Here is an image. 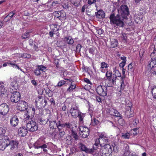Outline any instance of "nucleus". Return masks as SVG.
<instances>
[{
  "label": "nucleus",
  "instance_id": "nucleus-1",
  "mask_svg": "<svg viewBox=\"0 0 156 156\" xmlns=\"http://www.w3.org/2000/svg\"><path fill=\"white\" fill-rule=\"evenodd\" d=\"M120 11L118 10V14L115 16L114 14H112L110 16L109 19L112 25H115L117 27H122L124 25V19L127 17L129 12V9L126 5H122L120 7Z\"/></svg>",
  "mask_w": 156,
  "mask_h": 156
},
{
  "label": "nucleus",
  "instance_id": "nucleus-2",
  "mask_svg": "<svg viewBox=\"0 0 156 156\" xmlns=\"http://www.w3.org/2000/svg\"><path fill=\"white\" fill-rule=\"evenodd\" d=\"M94 150H96V152L101 156H110V154L112 151V147L109 144L103 146H99L97 149Z\"/></svg>",
  "mask_w": 156,
  "mask_h": 156
},
{
  "label": "nucleus",
  "instance_id": "nucleus-3",
  "mask_svg": "<svg viewBox=\"0 0 156 156\" xmlns=\"http://www.w3.org/2000/svg\"><path fill=\"white\" fill-rule=\"evenodd\" d=\"M70 113L71 115L73 118H76L78 117L79 121L81 122L83 121L84 115L80 112L78 105H77L76 103H74L71 106L70 110Z\"/></svg>",
  "mask_w": 156,
  "mask_h": 156
},
{
  "label": "nucleus",
  "instance_id": "nucleus-4",
  "mask_svg": "<svg viewBox=\"0 0 156 156\" xmlns=\"http://www.w3.org/2000/svg\"><path fill=\"white\" fill-rule=\"evenodd\" d=\"M108 137L102 134L100 135L99 138H97L94 145V149H97L99 146H103L107 144L108 142Z\"/></svg>",
  "mask_w": 156,
  "mask_h": 156
},
{
  "label": "nucleus",
  "instance_id": "nucleus-5",
  "mask_svg": "<svg viewBox=\"0 0 156 156\" xmlns=\"http://www.w3.org/2000/svg\"><path fill=\"white\" fill-rule=\"evenodd\" d=\"M27 127L30 132H35L38 129V125L36 122L33 120L29 121L27 124Z\"/></svg>",
  "mask_w": 156,
  "mask_h": 156
},
{
  "label": "nucleus",
  "instance_id": "nucleus-6",
  "mask_svg": "<svg viewBox=\"0 0 156 156\" xmlns=\"http://www.w3.org/2000/svg\"><path fill=\"white\" fill-rule=\"evenodd\" d=\"M10 91L12 93L10 97L11 101L16 103L19 101L21 98V95L19 92L16 91L12 92L10 90Z\"/></svg>",
  "mask_w": 156,
  "mask_h": 156
},
{
  "label": "nucleus",
  "instance_id": "nucleus-7",
  "mask_svg": "<svg viewBox=\"0 0 156 156\" xmlns=\"http://www.w3.org/2000/svg\"><path fill=\"white\" fill-rule=\"evenodd\" d=\"M80 134L83 138L87 137L89 134V130L86 127L80 126L79 127Z\"/></svg>",
  "mask_w": 156,
  "mask_h": 156
},
{
  "label": "nucleus",
  "instance_id": "nucleus-8",
  "mask_svg": "<svg viewBox=\"0 0 156 156\" xmlns=\"http://www.w3.org/2000/svg\"><path fill=\"white\" fill-rule=\"evenodd\" d=\"M96 90L97 93L101 96L104 97L107 95V88L105 86H98L97 87Z\"/></svg>",
  "mask_w": 156,
  "mask_h": 156
},
{
  "label": "nucleus",
  "instance_id": "nucleus-9",
  "mask_svg": "<svg viewBox=\"0 0 156 156\" xmlns=\"http://www.w3.org/2000/svg\"><path fill=\"white\" fill-rule=\"evenodd\" d=\"M9 138L7 136H3L0 139V150L3 151L8 146Z\"/></svg>",
  "mask_w": 156,
  "mask_h": 156
},
{
  "label": "nucleus",
  "instance_id": "nucleus-10",
  "mask_svg": "<svg viewBox=\"0 0 156 156\" xmlns=\"http://www.w3.org/2000/svg\"><path fill=\"white\" fill-rule=\"evenodd\" d=\"M9 110L8 105L5 103L0 105V114L3 115H5L8 112Z\"/></svg>",
  "mask_w": 156,
  "mask_h": 156
},
{
  "label": "nucleus",
  "instance_id": "nucleus-11",
  "mask_svg": "<svg viewBox=\"0 0 156 156\" xmlns=\"http://www.w3.org/2000/svg\"><path fill=\"white\" fill-rule=\"evenodd\" d=\"M54 16L61 20H63L66 19V14L63 11H55L54 13Z\"/></svg>",
  "mask_w": 156,
  "mask_h": 156
},
{
  "label": "nucleus",
  "instance_id": "nucleus-12",
  "mask_svg": "<svg viewBox=\"0 0 156 156\" xmlns=\"http://www.w3.org/2000/svg\"><path fill=\"white\" fill-rule=\"evenodd\" d=\"M17 109L20 111H24L27 108V103L24 101H20L17 103Z\"/></svg>",
  "mask_w": 156,
  "mask_h": 156
},
{
  "label": "nucleus",
  "instance_id": "nucleus-13",
  "mask_svg": "<svg viewBox=\"0 0 156 156\" xmlns=\"http://www.w3.org/2000/svg\"><path fill=\"white\" fill-rule=\"evenodd\" d=\"M132 106V104L130 102H129L128 105H126V110L125 112V114L126 117L128 118L132 117L133 116V112L131 111Z\"/></svg>",
  "mask_w": 156,
  "mask_h": 156
},
{
  "label": "nucleus",
  "instance_id": "nucleus-14",
  "mask_svg": "<svg viewBox=\"0 0 156 156\" xmlns=\"http://www.w3.org/2000/svg\"><path fill=\"white\" fill-rule=\"evenodd\" d=\"M116 80V77L107 78L105 81V86L107 87H113L115 84Z\"/></svg>",
  "mask_w": 156,
  "mask_h": 156
},
{
  "label": "nucleus",
  "instance_id": "nucleus-15",
  "mask_svg": "<svg viewBox=\"0 0 156 156\" xmlns=\"http://www.w3.org/2000/svg\"><path fill=\"white\" fill-rule=\"evenodd\" d=\"M79 147L81 151L87 153H90L94 152V150L87 148L84 144L80 143L78 144Z\"/></svg>",
  "mask_w": 156,
  "mask_h": 156
},
{
  "label": "nucleus",
  "instance_id": "nucleus-16",
  "mask_svg": "<svg viewBox=\"0 0 156 156\" xmlns=\"http://www.w3.org/2000/svg\"><path fill=\"white\" fill-rule=\"evenodd\" d=\"M28 130L27 127L25 126L21 127L18 129V134L22 137L25 136L28 133Z\"/></svg>",
  "mask_w": 156,
  "mask_h": 156
},
{
  "label": "nucleus",
  "instance_id": "nucleus-17",
  "mask_svg": "<svg viewBox=\"0 0 156 156\" xmlns=\"http://www.w3.org/2000/svg\"><path fill=\"white\" fill-rule=\"evenodd\" d=\"M10 122L12 126L15 127L18 125L19 121L16 115H14L10 119Z\"/></svg>",
  "mask_w": 156,
  "mask_h": 156
},
{
  "label": "nucleus",
  "instance_id": "nucleus-18",
  "mask_svg": "<svg viewBox=\"0 0 156 156\" xmlns=\"http://www.w3.org/2000/svg\"><path fill=\"white\" fill-rule=\"evenodd\" d=\"M8 144V146L9 145L10 147V150H13L17 148L18 143V141L16 140H11L10 141L9 138V144Z\"/></svg>",
  "mask_w": 156,
  "mask_h": 156
},
{
  "label": "nucleus",
  "instance_id": "nucleus-19",
  "mask_svg": "<svg viewBox=\"0 0 156 156\" xmlns=\"http://www.w3.org/2000/svg\"><path fill=\"white\" fill-rule=\"evenodd\" d=\"M7 91V88L4 87L3 83L0 82V96H2L5 95Z\"/></svg>",
  "mask_w": 156,
  "mask_h": 156
},
{
  "label": "nucleus",
  "instance_id": "nucleus-20",
  "mask_svg": "<svg viewBox=\"0 0 156 156\" xmlns=\"http://www.w3.org/2000/svg\"><path fill=\"white\" fill-rule=\"evenodd\" d=\"M34 147L35 148L39 149L41 148L42 147L45 148L46 147V144H42L41 143V141L37 140L34 144Z\"/></svg>",
  "mask_w": 156,
  "mask_h": 156
},
{
  "label": "nucleus",
  "instance_id": "nucleus-21",
  "mask_svg": "<svg viewBox=\"0 0 156 156\" xmlns=\"http://www.w3.org/2000/svg\"><path fill=\"white\" fill-rule=\"evenodd\" d=\"M151 47L154 49L151 55V59H156V44L152 45Z\"/></svg>",
  "mask_w": 156,
  "mask_h": 156
},
{
  "label": "nucleus",
  "instance_id": "nucleus-22",
  "mask_svg": "<svg viewBox=\"0 0 156 156\" xmlns=\"http://www.w3.org/2000/svg\"><path fill=\"white\" fill-rule=\"evenodd\" d=\"M44 97L42 96H39L38 99L35 101L37 105H38L40 107H42V105L44 102Z\"/></svg>",
  "mask_w": 156,
  "mask_h": 156
},
{
  "label": "nucleus",
  "instance_id": "nucleus-23",
  "mask_svg": "<svg viewBox=\"0 0 156 156\" xmlns=\"http://www.w3.org/2000/svg\"><path fill=\"white\" fill-rule=\"evenodd\" d=\"M49 126L51 129H55L57 128L56 121H52L49 119Z\"/></svg>",
  "mask_w": 156,
  "mask_h": 156
},
{
  "label": "nucleus",
  "instance_id": "nucleus-24",
  "mask_svg": "<svg viewBox=\"0 0 156 156\" xmlns=\"http://www.w3.org/2000/svg\"><path fill=\"white\" fill-rule=\"evenodd\" d=\"M105 13L102 10H99L96 14V16L98 18L101 19L105 17Z\"/></svg>",
  "mask_w": 156,
  "mask_h": 156
},
{
  "label": "nucleus",
  "instance_id": "nucleus-25",
  "mask_svg": "<svg viewBox=\"0 0 156 156\" xmlns=\"http://www.w3.org/2000/svg\"><path fill=\"white\" fill-rule=\"evenodd\" d=\"M111 46L112 48H115L117 46V41L115 39H112L111 40Z\"/></svg>",
  "mask_w": 156,
  "mask_h": 156
},
{
  "label": "nucleus",
  "instance_id": "nucleus-26",
  "mask_svg": "<svg viewBox=\"0 0 156 156\" xmlns=\"http://www.w3.org/2000/svg\"><path fill=\"white\" fill-rule=\"evenodd\" d=\"M124 154L125 156L128 155L129 153V146L127 144H124Z\"/></svg>",
  "mask_w": 156,
  "mask_h": 156
},
{
  "label": "nucleus",
  "instance_id": "nucleus-27",
  "mask_svg": "<svg viewBox=\"0 0 156 156\" xmlns=\"http://www.w3.org/2000/svg\"><path fill=\"white\" fill-rule=\"evenodd\" d=\"M16 60L10 61V63H9V66H11L12 67L14 68H17L18 69H20L19 66L16 64Z\"/></svg>",
  "mask_w": 156,
  "mask_h": 156
},
{
  "label": "nucleus",
  "instance_id": "nucleus-28",
  "mask_svg": "<svg viewBox=\"0 0 156 156\" xmlns=\"http://www.w3.org/2000/svg\"><path fill=\"white\" fill-rule=\"evenodd\" d=\"M66 43L69 44H72L74 43V41L71 37L68 36L65 38Z\"/></svg>",
  "mask_w": 156,
  "mask_h": 156
},
{
  "label": "nucleus",
  "instance_id": "nucleus-29",
  "mask_svg": "<svg viewBox=\"0 0 156 156\" xmlns=\"http://www.w3.org/2000/svg\"><path fill=\"white\" fill-rule=\"evenodd\" d=\"M16 84V82L15 80H13L11 82L9 87V88L10 89V90H11L12 91L16 90L15 88Z\"/></svg>",
  "mask_w": 156,
  "mask_h": 156
},
{
  "label": "nucleus",
  "instance_id": "nucleus-30",
  "mask_svg": "<svg viewBox=\"0 0 156 156\" xmlns=\"http://www.w3.org/2000/svg\"><path fill=\"white\" fill-rule=\"evenodd\" d=\"M76 85L75 84L71 83L70 86L67 90V92H70L72 91L73 90L76 88Z\"/></svg>",
  "mask_w": 156,
  "mask_h": 156
},
{
  "label": "nucleus",
  "instance_id": "nucleus-31",
  "mask_svg": "<svg viewBox=\"0 0 156 156\" xmlns=\"http://www.w3.org/2000/svg\"><path fill=\"white\" fill-rule=\"evenodd\" d=\"M134 71L133 69V66L132 65L131 63H130L128 66V74L129 73L131 75H132L133 74Z\"/></svg>",
  "mask_w": 156,
  "mask_h": 156
},
{
  "label": "nucleus",
  "instance_id": "nucleus-32",
  "mask_svg": "<svg viewBox=\"0 0 156 156\" xmlns=\"http://www.w3.org/2000/svg\"><path fill=\"white\" fill-rule=\"evenodd\" d=\"M156 65V59H151L150 63H148L147 66L152 68Z\"/></svg>",
  "mask_w": 156,
  "mask_h": 156
},
{
  "label": "nucleus",
  "instance_id": "nucleus-33",
  "mask_svg": "<svg viewBox=\"0 0 156 156\" xmlns=\"http://www.w3.org/2000/svg\"><path fill=\"white\" fill-rule=\"evenodd\" d=\"M114 75L115 76H113L112 77H116V78L117 77H121V74L119 72V70L116 69V68H114Z\"/></svg>",
  "mask_w": 156,
  "mask_h": 156
},
{
  "label": "nucleus",
  "instance_id": "nucleus-34",
  "mask_svg": "<svg viewBox=\"0 0 156 156\" xmlns=\"http://www.w3.org/2000/svg\"><path fill=\"white\" fill-rule=\"evenodd\" d=\"M66 144L68 145H70L72 143V139L70 136H67L66 138Z\"/></svg>",
  "mask_w": 156,
  "mask_h": 156
},
{
  "label": "nucleus",
  "instance_id": "nucleus-35",
  "mask_svg": "<svg viewBox=\"0 0 156 156\" xmlns=\"http://www.w3.org/2000/svg\"><path fill=\"white\" fill-rule=\"evenodd\" d=\"M130 134L128 132L122 133V137L124 139H129L130 138Z\"/></svg>",
  "mask_w": 156,
  "mask_h": 156
},
{
  "label": "nucleus",
  "instance_id": "nucleus-36",
  "mask_svg": "<svg viewBox=\"0 0 156 156\" xmlns=\"http://www.w3.org/2000/svg\"><path fill=\"white\" fill-rule=\"evenodd\" d=\"M49 119H44L42 118H41L39 119V121L40 124L44 125L47 123L48 121H49Z\"/></svg>",
  "mask_w": 156,
  "mask_h": 156
},
{
  "label": "nucleus",
  "instance_id": "nucleus-37",
  "mask_svg": "<svg viewBox=\"0 0 156 156\" xmlns=\"http://www.w3.org/2000/svg\"><path fill=\"white\" fill-rule=\"evenodd\" d=\"M113 109L112 108H107L106 109V113L108 115H113Z\"/></svg>",
  "mask_w": 156,
  "mask_h": 156
},
{
  "label": "nucleus",
  "instance_id": "nucleus-38",
  "mask_svg": "<svg viewBox=\"0 0 156 156\" xmlns=\"http://www.w3.org/2000/svg\"><path fill=\"white\" fill-rule=\"evenodd\" d=\"M81 0H70L71 3L75 6H78L80 4Z\"/></svg>",
  "mask_w": 156,
  "mask_h": 156
},
{
  "label": "nucleus",
  "instance_id": "nucleus-39",
  "mask_svg": "<svg viewBox=\"0 0 156 156\" xmlns=\"http://www.w3.org/2000/svg\"><path fill=\"white\" fill-rule=\"evenodd\" d=\"M34 73L35 75L37 76H40L41 75V72L38 66L37 67L34 69Z\"/></svg>",
  "mask_w": 156,
  "mask_h": 156
},
{
  "label": "nucleus",
  "instance_id": "nucleus-40",
  "mask_svg": "<svg viewBox=\"0 0 156 156\" xmlns=\"http://www.w3.org/2000/svg\"><path fill=\"white\" fill-rule=\"evenodd\" d=\"M153 98L156 99V86L153 88L151 90Z\"/></svg>",
  "mask_w": 156,
  "mask_h": 156
},
{
  "label": "nucleus",
  "instance_id": "nucleus-41",
  "mask_svg": "<svg viewBox=\"0 0 156 156\" xmlns=\"http://www.w3.org/2000/svg\"><path fill=\"white\" fill-rule=\"evenodd\" d=\"M113 115H115V116L118 117H121V115L120 114V113L118 112V111L115 110L114 109H113Z\"/></svg>",
  "mask_w": 156,
  "mask_h": 156
},
{
  "label": "nucleus",
  "instance_id": "nucleus-42",
  "mask_svg": "<svg viewBox=\"0 0 156 156\" xmlns=\"http://www.w3.org/2000/svg\"><path fill=\"white\" fill-rule=\"evenodd\" d=\"M101 68L104 69L108 68L109 66V65L105 62H102L101 63Z\"/></svg>",
  "mask_w": 156,
  "mask_h": 156
},
{
  "label": "nucleus",
  "instance_id": "nucleus-43",
  "mask_svg": "<svg viewBox=\"0 0 156 156\" xmlns=\"http://www.w3.org/2000/svg\"><path fill=\"white\" fill-rule=\"evenodd\" d=\"M118 120V122L119 124L123 126L125 124V121L122 118V116Z\"/></svg>",
  "mask_w": 156,
  "mask_h": 156
},
{
  "label": "nucleus",
  "instance_id": "nucleus-44",
  "mask_svg": "<svg viewBox=\"0 0 156 156\" xmlns=\"http://www.w3.org/2000/svg\"><path fill=\"white\" fill-rule=\"evenodd\" d=\"M41 71L45 72L46 70V67L43 65L38 66Z\"/></svg>",
  "mask_w": 156,
  "mask_h": 156
},
{
  "label": "nucleus",
  "instance_id": "nucleus-45",
  "mask_svg": "<svg viewBox=\"0 0 156 156\" xmlns=\"http://www.w3.org/2000/svg\"><path fill=\"white\" fill-rule=\"evenodd\" d=\"M112 73L111 71H108L106 73V76L107 78H112Z\"/></svg>",
  "mask_w": 156,
  "mask_h": 156
},
{
  "label": "nucleus",
  "instance_id": "nucleus-46",
  "mask_svg": "<svg viewBox=\"0 0 156 156\" xmlns=\"http://www.w3.org/2000/svg\"><path fill=\"white\" fill-rule=\"evenodd\" d=\"M6 129L5 128L0 127V134H4L6 132Z\"/></svg>",
  "mask_w": 156,
  "mask_h": 156
},
{
  "label": "nucleus",
  "instance_id": "nucleus-47",
  "mask_svg": "<svg viewBox=\"0 0 156 156\" xmlns=\"http://www.w3.org/2000/svg\"><path fill=\"white\" fill-rule=\"evenodd\" d=\"M30 36L29 32H25L22 36V37L23 39H26L29 37Z\"/></svg>",
  "mask_w": 156,
  "mask_h": 156
},
{
  "label": "nucleus",
  "instance_id": "nucleus-48",
  "mask_svg": "<svg viewBox=\"0 0 156 156\" xmlns=\"http://www.w3.org/2000/svg\"><path fill=\"white\" fill-rule=\"evenodd\" d=\"M72 135L73 138L75 139L76 140H77L78 139V136L77 133L73 131H72Z\"/></svg>",
  "mask_w": 156,
  "mask_h": 156
},
{
  "label": "nucleus",
  "instance_id": "nucleus-49",
  "mask_svg": "<svg viewBox=\"0 0 156 156\" xmlns=\"http://www.w3.org/2000/svg\"><path fill=\"white\" fill-rule=\"evenodd\" d=\"M66 82L65 81L61 80L58 82L57 86L61 87L64 84L66 83Z\"/></svg>",
  "mask_w": 156,
  "mask_h": 156
},
{
  "label": "nucleus",
  "instance_id": "nucleus-50",
  "mask_svg": "<svg viewBox=\"0 0 156 156\" xmlns=\"http://www.w3.org/2000/svg\"><path fill=\"white\" fill-rule=\"evenodd\" d=\"M95 49L96 48H90L89 49V52L90 54H92V55H94V53Z\"/></svg>",
  "mask_w": 156,
  "mask_h": 156
},
{
  "label": "nucleus",
  "instance_id": "nucleus-51",
  "mask_svg": "<svg viewBox=\"0 0 156 156\" xmlns=\"http://www.w3.org/2000/svg\"><path fill=\"white\" fill-rule=\"evenodd\" d=\"M99 123V121L98 119H94L92 120V123L93 125H95L98 124Z\"/></svg>",
  "mask_w": 156,
  "mask_h": 156
},
{
  "label": "nucleus",
  "instance_id": "nucleus-52",
  "mask_svg": "<svg viewBox=\"0 0 156 156\" xmlns=\"http://www.w3.org/2000/svg\"><path fill=\"white\" fill-rule=\"evenodd\" d=\"M15 14V12L12 11L9 12L8 14V16L10 18V19H11L13 17V16Z\"/></svg>",
  "mask_w": 156,
  "mask_h": 156
},
{
  "label": "nucleus",
  "instance_id": "nucleus-53",
  "mask_svg": "<svg viewBox=\"0 0 156 156\" xmlns=\"http://www.w3.org/2000/svg\"><path fill=\"white\" fill-rule=\"evenodd\" d=\"M64 126L65 127H66L67 128H70L72 126V124L71 123L69 122H66L65 124H63Z\"/></svg>",
  "mask_w": 156,
  "mask_h": 156
},
{
  "label": "nucleus",
  "instance_id": "nucleus-54",
  "mask_svg": "<svg viewBox=\"0 0 156 156\" xmlns=\"http://www.w3.org/2000/svg\"><path fill=\"white\" fill-rule=\"evenodd\" d=\"M122 79V81L121 82V85L120 86V88L121 89V90H123L124 89L125 85L123 81V79Z\"/></svg>",
  "mask_w": 156,
  "mask_h": 156
},
{
  "label": "nucleus",
  "instance_id": "nucleus-55",
  "mask_svg": "<svg viewBox=\"0 0 156 156\" xmlns=\"http://www.w3.org/2000/svg\"><path fill=\"white\" fill-rule=\"evenodd\" d=\"M145 50L144 49L142 48L141 49L140 51L139 54L140 57L143 56L144 53L145 52Z\"/></svg>",
  "mask_w": 156,
  "mask_h": 156
},
{
  "label": "nucleus",
  "instance_id": "nucleus-56",
  "mask_svg": "<svg viewBox=\"0 0 156 156\" xmlns=\"http://www.w3.org/2000/svg\"><path fill=\"white\" fill-rule=\"evenodd\" d=\"M130 136H135L137 134L136 132L134 131V130H131L129 132Z\"/></svg>",
  "mask_w": 156,
  "mask_h": 156
},
{
  "label": "nucleus",
  "instance_id": "nucleus-57",
  "mask_svg": "<svg viewBox=\"0 0 156 156\" xmlns=\"http://www.w3.org/2000/svg\"><path fill=\"white\" fill-rule=\"evenodd\" d=\"M84 81L88 84H90V85H92V83L90 81V80L87 78H84Z\"/></svg>",
  "mask_w": 156,
  "mask_h": 156
},
{
  "label": "nucleus",
  "instance_id": "nucleus-58",
  "mask_svg": "<svg viewBox=\"0 0 156 156\" xmlns=\"http://www.w3.org/2000/svg\"><path fill=\"white\" fill-rule=\"evenodd\" d=\"M96 2V0H88L87 3L89 5H91Z\"/></svg>",
  "mask_w": 156,
  "mask_h": 156
},
{
  "label": "nucleus",
  "instance_id": "nucleus-59",
  "mask_svg": "<svg viewBox=\"0 0 156 156\" xmlns=\"http://www.w3.org/2000/svg\"><path fill=\"white\" fill-rule=\"evenodd\" d=\"M126 69H124V68H123L122 69V77H121V79H123L124 78H125L126 77L125 75V73L126 72Z\"/></svg>",
  "mask_w": 156,
  "mask_h": 156
},
{
  "label": "nucleus",
  "instance_id": "nucleus-60",
  "mask_svg": "<svg viewBox=\"0 0 156 156\" xmlns=\"http://www.w3.org/2000/svg\"><path fill=\"white\" fill-rule=\"evenodd\" d=\"M59 132V135L61 137L63 136L65 132L63 129L58 130Z\"/></svg>",
  "mask_w": 156,
  "mask_h": 156
},
{
  "label": "nucleus",
  "instance_id": "nucleus-61",
  "mask_svg": "<svg viewBox=\"0 0 156 156\" xmlns=\"http://www.w3.org/2000/svg\"><path fill=\"white\" fill-rule=\"evenodd\" d=\"M104 31L100 28L97 29V33L99 34H103Z\"/></svg>",
  "mask_w": 156,
  "mask_h": 156
},
{
  "label": "nucleus",
  "instance_id": "nucleus-62",
  "mask_svg": "<svg viewBox=\"0 0 156 156\" xmlns=\"http://www.w3.org/2000/svg\"><path fill=\"white\" fill-rule=\"evenodd\" d=\"M47 104V101L45 99V98H44V102H43V104H42V107H43V108L44 107L46 106V105Z\"/></svg>",
  "mask_w": 156,
  "mask_h": 156
},
{
  "label": "nucleus",
  "instance_id": "nucleus-63",
  "mask_svg": "<svg viewBox=\"0 0 156 156\" xmlns=\"http://www.w3.org/2000/svg\"><path fill=\"white\" fill-rule=\"evenodd\" d=\"M81 45L80 44H78L76 47V50L80 52L81 48Z\"/></svg>",
  "mask_w": 156,
  "mask_h": 156
},
{
  "label": "nucleus",
  "instance_id": "nucleus-64",
  "mask_svg": "<svg viewBox=\"0 0 156 156\" xmlns=\"http://www.w3.org/2000/svg\"><path fill=\"white\" fill-rule=\"evenodd\" d=\"M95 98L96 101L98 102H101V99L100 97L97 96H95Z\"/></svg>",
  "mask_w": 156,
  "mask_h": 156
}]
</instances>
